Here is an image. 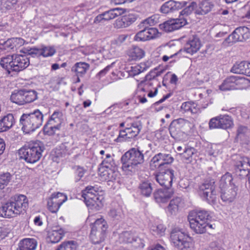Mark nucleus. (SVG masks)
<instances>
[{
	"mask_svg": "<svg viewBox=\"0 0 250 250\" xmlns=\"http://www.w3.org/2000/svg\"><path fill=\"white\" fill-rule=\"evenodd\" d=\"M28 206V199L25 195H16L0 208V216L9 218L15 217L25 211Z\"/></svg>",
	"mask_w": 250,
	"mask_h": 250,
	"instance_id": "obj_1",
	"label": "nucleus"
},
{
	"mask_svg": "<svg viewBox=\"0 0 250 250\" xmlns=\"http://www.w3.org/2000/svg\"><path fill=\"white\" fill-rule=\"evenodd\" d=\"M122 168L126 174L131 175L138 171L144 163L143 151L137 148H132L121 157Z\"/></svg>",
	"mask_w": 250,
	"mask_h": 250,
	"instance_id": "obj_2",
	"label": "nucleus"
},
{
	"mask_svg": "<svg viewBox=\"0 0 250 250\" xmlns=\"http://www.w3.org/2000/svg\"><path fill=\"white\" fill-rule=\"evenodd\" d=\"M30 64L29 59L26 55L14 54L1 59L0 65L8 73L12 71L19 72L25 69Z\"/></svg>",
	"mask_w": 250,
	"mask_h": 250,
	"instance_id": "obj_3",
	"label": "nucleus"
},
{
	"mask_svg": "<svg viewBox=\"0 0 250 250\" xmlns=\"http://www.w3.org/2000/svg\"><path fill=\"white\" fill-rule=\"evenodd\" d=\"M43 115L39 109L29 113L23 114L20 120L21 129L25 133H29L39 128L42 124Z\"/></svg>",
	"mask_w": 250,
	"mask_h": 250,
	"instance_id": "obj_4",
	"label": "nucleus"
},
{
	"mask_svg": "<svg viewBox=\"0 0 250 250\" xmlns=\"http://www.w3.org/2000/svg\"><path fill=\"white\" fill-rule=\"evenodd\" d=\"M100 189L98 186H88L82 190V197L86 205L91 209L99 210L104 205L102 196L99 195L97 192Z\"/></svg>",
	"mask_w": 250,
	"mask_h": 250,
	"instance_id": "obj_5",
	"label": "nucleus"
},
{
	"mask_svg": "<svg viewBox=\"0 0 250 250\" xmlns=\"http://www.w3.org/2000/svg\"><path fill=\"white\" fill-rule=\"evenodd\" d=\"M43 148L41 142H31L19 150L21 159L27 163H34L38 161L42 155Z\"/></svg>",
	"mask_w": 250,
	"mask_h": 250,
	"instance_id": "obj_6",
	"label": "nucleus"
},
{
	"mask_svg": "<svg viewBox=\"0 0 250 250\" xmlns=\"http://www.w3.org/2000/svg\"><path fill=\"white\" fill-rule=\"evenodd\" d=\"M129 126L120 131L118 137L115 139L117 142H130L136 138L142 129L141 121L131 118Z\"/></svg>",
	"mask_w": 250,
	"mask_h": 250,
	"instance_id": "obj_7",
	"label": "nucleus"
},
{
	"mask_svg": "<svg viewBox=\"0 0 250 250\" xmlns=\"http://www.w3.org/2000/svg\"><path fill=\"white\" fill-rule=\"evenodd\" d=\"M62 113L55 111L43 127L44 134L49 136L56 135L60 138L62 133Z\"/></svg>",
	"mask_w": 250,
	"mask_h": 250,
	"instance_id": "obj_8",
	"label": "nucleus"
},
{
	"mask_svg": "<svg viewBox=\"0 0 250 250\" xmlns=\"http://www.w3.org/2000/svg\"><path fill=\"white\" fill-rule=\"evenodd\" d=\"M107 229L106 222L103 218L97 219L93 225L90 238L93 244H99L104 242Z\"/></svg>",
	"mask_w": 250,
	"mask_h": 250,
	"instance_id": "obj_9",
	"label": "nucleus"
},
{
	"mask_svg": "<svg viewBox=\"0 0 250 250\" xmlns=\"http://www.w3.org/2000/svg\"><path fill=\"white\" fill-rule=\"evenodd\" d=\"M187 239L185 233L179 229H174L171 232V243L179 250H192V244Z\"/></svg>",
	"mask_w": 250,
	"mask_h": 250,
	"instance_id": "obj_10",
	"label": "nucleus"
},
{
	"mask_svg": "<svg viewBox=\"0 0 250 250\" xmlns=\"http://www.w3.org/2000/svg\"><path fill=\"white\" fill-rule=\"evenodd\" d=\"M38 98V93L34 90L21 89L16 93H12L11 101L19 105L34 102Z\"/></svg>",
	"mask_w": 250,
	"mask_h": 250,
	"instance_id": "obj_11",
	"label": "nucleus"
},
{
	"mask_svg": "<svg viewBox=\"0 0 250 250\" xmlns=\"http://www.w3.org/2000/svg\"><path fill=\"white\" fill-rule=\"evenodd\" d=\"M154 176L157 182L161 186L167 189L170 188L175 179L174 170L170 168L160 169L155 173Z\"/></svg>",
	"mask_w": 250,
	"mask_h": 250,
	"instance_id": "obj_12",
	"label": "nucleus"
},
{
	"mask_svg": "<svg viewBox=\"0 0 250 250\" xmlns=\"http://www.w3.org/2000/svg\"><path fill=\"white\" fill-rule=\"evenodd\" d=\"M250 38V30L246 26H240L233 32L224 41L225 45H229L237 42H244Z\"/></svg>",
	"mask_w": 250,
	"mask_h": 250,
	"instance_id": "obj_13",
	"label": "nucleus"
},
{
	"mask_svg": "<svg viewBox=\"0 0 250 250\" xmlns=\"http://www.w3.org/2000/svg\"><path fill=\"white\" fill-rule=\"evenodd\" d=\"M233 126L232 118L229 115H223L211 119L209 122L210 129L221 128L227 129Z\"/></svg>",
	"mask_w": 250,
	"mask_h": 250,
	"instance_id": "obj_14",
	"label": "nucleus"
},
{
	"mask_svg": "<svg viewBox=\"0 0 250 250\" xmlns=\"http://www.w3.org/2000/svg\"><path fill=\"white\" fill-rule=\"evenodd\" d=\"M250 170V160L248 157H240L234 166V171L236 176L243 178L248 175Z\"/></svg>",
	"mask_w": 250,
	"mask_h": 250,
	"instance_id": "obj_15",
	"label": "nucleus"
},
{
	"mask_svg": "<svg viewBox=\"0 0 250 250\" xmlns=\"http://www.w3.org/2000/svg\"><path fill=\"white\" fill-rule=\"evenodd\" d=\"M143 29L138 32L134 36V40L137 42H145L156 38L158 35V29L146 26H141Z\"/></svg>",
	"mask_w": 250,
	"mask_h": 250,
	"instance_id": "obj_16",
	"label": "nucleus"
},
{
	"mask_svg": "<svg viewBox=\"0 0 250 250\" xmlns=\"http://www.w3.org/2000/svg\"><path fill=\"white\" fill-rule=\"evenodd\" d=\"M187 23V20L184 18L174 19L160 24L159 27L166 32H170L180 29Z\"/></svg>",
	"mask_w": 250,
	"mask_h": 250,
	"instance_id": "obj_17",
	"label": "nucleus"
},
{
	"mask_svg": "<svg viewBox=\"0 0 250 250\" xmlns=\"http://www.w3.org/2000/svg\"><path fill=\"white\" fill-rule=\"evenodd\" d=\"M245 81V79L238 76H231L227 78L223 83L219 86L222 91L231 90L239 88L240 84Z\"/></svg>",
	"mask_w": 250,
	"mask_h": 250,
	"instance_id": "obj_18",
	"label": "nucleus"
},
{
	"mask_svg": "<svg viewBox=\"0 0 250 250\" xmlns=\"http://www.w3.org/2000/svg\"><path fill=\"white\" fill-rule=\"evenodd\" d=\"M237 186H230L227 188L220 189V198L225 204H230L236 200L238 194Z\"/></svg>",
	"mask_w": 250,
	"mask_h": 250,
	"instance_id": "obj_19",
	"label": "nucleus"
},
{
	"mask_svg": "<svg viewBox=\"0 0 250 250\" xmlns=\"http://www.w3.org/2000/svg\"><path fill=\"white\" fill-rule=\"evenodd\" d=\"M201 47V41L196 35L190 36L187 41L183 50L190 55H193L198 51Z\"/></svg>",
	"mask_w": 250,
	"mask_h": 250,
	"instance_id": "obj_20",
	"label": "nucleus"
},
{
	"mask_svg": "<svg viewBox=\"0 0 250 250\" xmlns=\"http://www.w3.org/2000/svg\"><path fill=\"white\" fill-rule=\"evenodd\" d=\"M174 161L173 158L169 154L159 153L151 159V163L154 164L155 167L162 169L163 166L171 164Z\"/></svg>",
	"mask_w": 250,
	"mask_h": 250,
	"instance_id": "obj_21",
	"label": "nucleus"
},
{
	"mask_svg": "<svg viewBox=\"0 0 250 250\" xmlns=\"http://www.w3.org/2000/svg\"><path fill=\"white\" fill-rule=\"evenodd\" d=\"M62 196V193L58 192L53 193L51 197L47 199V207L50 212L56 213L58 211L61 206L62 204V201L58 199L59 197Z\"/></svg>",
	"mask_w": 250,
	"mask_h": 250,
	"instance_id": "obj_22",
	"label": "nucleus"
},
{
	"mask_svg": "<svg viewBox=\"0 0 250 250\" xmlns=\"http://www.w3.org/2000/svg\"><path fill=\"white\" fill-rule=\"evenodd\" d=\"M250 130L246 125H238L237 126L235 140L243 144H248L249 141Z\"/></svg>",
	"mask_w": 250,
	"mask_h": 250,
	"instance_id": "obj_23",
	"label": "nucleus"
},
{
	"mask_svg": "<svg viewBox=\"0 0 250 250\" xmlns=\"http://www.w3.org/2000/svg\"><path fill=\"white\" fill-rule=\"evenodd\" d=\"M121 14V9L113 8L98 15L95 19V22H100L103 21H109Z\"/></svg>",
	"mask_w": 250,
	"mask_h": 250,
	"instance_id": "obj_24",
	"label": "nucleus"
},
{
	"mask_svg": "<svg viewBox=\"0 0 250 250\" xmlns=\"http://www.w3.org/2000/svg\"><path fill=\"white\" fill-rule=\"evenodd\" d=\"M127 38V35H121L111 42L109 52L111 54H119L123 49V43Z\"/></svg>",
	"mask_w": 250,
	"mask_h": 250,
	"instance_id": "obj_25",
	"label": "nucleus"
},
{
	"mask_svg": "<svg viewBox=\"0 0 250 250\" xmlns=\"http://www.w3.org/2000/svg\"><path fill=\"white\" fill-rule=\"evenodd\" d=\"M173 191L171 189H158L154 193V197L158 203H166L171 197Z\"/></svg>",
	"mask_w": 250,
	"mask_h": 250,
	"instance_id": "obj_26",
	"label": "nucleus"
},
{
	"mask_svg": "<svg viewBox=\"0 0 250 250\" xmlns=\"http://www.w3.org/2000/svg\"><path fill=\"white\" fill-rule=\"evenodd\" d=\"M114 169V168L100 167L99 171L101 180L107 182L115 180L117 176V173Z\"/></svg>",
	"mask_w": 250,
	"mask_h": 250,
	"instance_id": "obj_27",
	"label": "nucleus"
},
{
	"mask_svg": "<svg viewBox=\"0 0 250 250\" xmlns=\"http://www.w3.org/2000/svg\"><path fill=\"white\" fill-rule=\"evenodd\" d=\"M185 4V3L170 0L162 5L161 7V11L163 13L167 14L182 8Z\"/></svg>",
	"mask_w": 250,
	"mask_h": 250,
	"instance_id": "obj_28",
	"label": "nucleus"
},
{
	"mask_svg": "<svg viewBox=\"0 0 250 250\" xmlns=\"http://www.w3.org/2000/svg\"><path fill=\"white\" fill-rule=\"evenodd\" d=\"M14 118L12 114H8L0 120V133L6 131L11 128L14 124Z\"/></svg>",
	"mask_w": 250,
	"mask_h": 250,
	"instance_id": "obj_29",
	"label": "nucleus"
},
{
	"mask_svg": "<svg viewBox=\"0 0 250 250\" xmlns=\"http://www.w3.org/2000/svg\"><path fill=\"white\" fill-rule=\"evenodd\" d=\"M183 200L180 197H175L170 200L167 206L168 212L172 215L176 214L179 211V208L183 206Z\"/></svg>",
	"mask_w": 250,
	"mask_h": 250,
	"instance_id": "obj_30",
	"label": "nucleus"
},
{
	"mask_svg": "<svg viewBox=\"0 0 250 250\" xmlns=\"http://www.w3.org/2000/svg\"><path fill=\"white\" fill-rule=\"evenodd\" d=\"M25 41L20 38H14L4 42L3 49H17L24 44Z\"/></svg>",
	"mask_w": 250,
	"mask_h": 250,
	"instance_id": "obj_31",
	"label": "nucleus"
},
{
	"mask_svg": "<svg viewBox=\"0 0 250 250\" xmlns=\"http://www.w3.org/2000/svg\"><path fill=\"white\" fill-rule=\"evenodd\" d=\"M233 180L231 174L229 172L226 173L221 177L220 180L219 184L220 189L226 188L230 186H236L233 183Z\"/></svg>",
	"mask_w": 250,
	"mask_h": 250,
	"instance_id": "obj_32",
	"label": "nucleus"
},
{
	"mask_svg": "<svg viewBox=\"0 0 250 250\" xmlns=\"http://www.w3.org/2000/svg\"><path fill=\"white\" fill-rule=\"evenodd\" d=\"M190 217H193L200 220V221L208 222L210 217L208 212L204 209H195L190 211L188 214Z\"/></svg>",
	"mask_w": 250,
	"mask_h": 250,
	"instance_id": "obj_33",
	"label": "nucleus"
},
{
	"mask_svg": "<svg viewBox=\"0 0 250 250\" xmlns=\"http://www.w3.org/2000/svg\"><path fill=\"white\" fill-rule=\"evenodd\" d=\"M127 54L132 60H139L145 56V52L138 46H132L128 51Z\"/></svg>",
	"mask_w": 250,
	"mask_h": 250,
	"instance_id": "obj_34",
	"label": "nucleus"
},
{
	"mask_svg": "<svg viewBox=\"0 0 250 250\" xmlns=\"http://www.w3.org/2000/svg\"><path fill=\"white\" fill-rule=\"evenodd\" d=\"M249 62L245 61L235 63L231 68L230 71L234 73L241 74L248 76Z\"/></svg>",
	"mask_w": 250,
	"mask_h": 250,
	"instance_id": "obj_35",
	"label": "nucleus"
},
{
	"mask_svg": "<svg viewBox=\"0 0 250 250\" xmlns=\"http://www.w3.org/2000/svg\"><path fill=\"white\" fill-rule=\"evenodd\" d=\"M36 247L37 241L33 238H25L19 243V248L21 250H34Z\"/></svg>",
	"mask_w": 250,
	"mask_h": 250,
	"instance_id": "obj_36",
	"label": "nucleus"
},
{
	"mask_svg": "<svg viewBox=\"0 0 250 250\" xmlns=\"http://www.w3.org/2000/svg\"><path fill=\"white\" fill-rule=\"evenodd\" d=\"M214 5L209 0H204L199 4L198 9L195 10V13L198 15H205L210 11Z\"/></svg>",
	"mask_w": 250,
	"mask_h": 250,
	"instance_id": "obj_37",
	"label": "nucleus"
},
{
	"mask_svg": "<svg viewBox=\"0 0 250 250\" xmlns=\"http://www.w3.org/2000/svg\"><path fill=\"white\" fill-rule=\"evenodd\" d=\"M169 131L171 136L177 140H182L185 135V133H184L173 121L169 125Z\"/></svg>",
	"mask_w": 250,
	"mask_h": 250,
	"instance_id": "obj_38",
	"label": "nucleus"
},
{
	"mask_svg": "<svg viewBox=\"0 0 250 250\" xmlns=\"http://www.w3.org/2000/svg\"><path fill=\"white\" fill-rule=\"evenodd\" d=\"M90 65L88 63L84 62H77L74 67H72V70L74 71L77 77H82L89 69Z\"/></svg>",
	"mask_w": 250,
	"mask_h": 250,
	"instance_id": "obj_39",
	"label": "nucleus"
},
{
	"mask_svg": "<svg viewBox=\"0 0 250 250\" xmlns=\"http://www.w3.org/2000/svg\"><path fill=\"white\" fill-rule=\"evenodd\" d=\"M215 186L214 182L207 181L202 183L198 187V194L208 192H213L215 191Z\"/></svg>",
	"mask_w": 250,
	"mask_h": 250,
	"instance_id": "obj_40",
	"label": "nucleus"
},
{
	"mask_svg": "<svg viewBox=\"0 0 250 250\" xmlns=\"http://www.w3.org/2000/svg\"><path fill=\"white\" fill-rule=\"evenodd\" d=\"M138 191L145 197L150 196L152 191L150 183L145 181L140 183L138 188Z\"/></svg>",
	"mask_w": 250,
	"mask_h": 250,
	"instance_id": "obj_41",
	"label": "nucleus"
},
{
	"mask_svg": "<svg viewBox=\"0 0 250 250\" xmlns=\"http://www.w3.org/2000/svg\"><path fill=\"white\" fill-rule=\"evenodd\" d=\"M102 162L100 164V167L114 168L115 163L111 154H106L105 156H101Z\"/></svg>",
	"mask_w": 250,
	"mask_h": 250,
	"instance_id": "obj_42",
	"label": "nucleus"
},
{
	"mask_svg": "<svg viewBox=\"0 0 250 250\" xmlns=\"http://www.w3.org/2000/svg\"><path fill=\"white\" fill-rule=\"evenodd\" d=\"M201 199L208 203L210 205H213L216 203V192H208L199 194Z\"/></svg>",
	"mask_w": 250,
	"mask_h": 250,
	"instance_id": "obj_43",
	"label": "nucleus"
},
{
	"mask_svg": "<svg viewBox=\"0 0 250 250\" xmlns=\"http://www.w3.org/2000/svg\"><path fill=\"white\" fill-rule=\"evenodd\" d=\"M173 122L178 126L184 133H185L188 128H190V122L183 118H179L176 120H174Z\"/></svg>",
	"mask_w": 250,
	"mask_h": 250,
	"instance_id": "obj_44",
	"label": "nucleus"
},
{
	"mask_svg": "<svg viewBox=\"0 0 250 250\" xmlns=\"http://www.w3.org/2000/svg\"><path fill=\"white\" fill-rule=\"evenodd\" d=\"M11 175L9 172L0 174V189H3L6 187L11 180Z\"/></svg>",
	"mask_w": 250,
	"mask_h": 250,
	"instance_id": "obj_45",
	"label": "nucleus"
},
{
	"mask_svg": "<svg viewBox=\"0 0 250 250\" xmlns=\"http://www.w3.org/2000/svg\"><path fill=\"white\" fill-rule=\"evenodd\" d=\"M146 68L147 67L145 63H141L139 65L131 66L129 70V75L133 76L137 75L146 71Z\"/></svg>",
	"mask_w": 250,
	"mask_h": 250,
	"instance_id": "obj_46",
	"label": "nucleus"
},
{
	"mask_svg": "<svg viewBox=\"0 0 250 250\" xmlns=\"http://www.w3.org/2000/svg\"><path fill=\"white\" fill-rule=\"evenodd\" d=\"M208 227L212 228V225L206 222L200 221V224H198L197 227L193 228L192 230L197 234H203L206 232Z\"/></svg>",
	"mask_w": 250,
	"mask_h": 250,
	"instance_id": "obj_47",
	"label": "nucleus"
},
{
	"mask_svg": "<svg viewBox=\"0 0 250 250\" xmlns=\"http://www.w3.org/2000/svg\"><path fill=\"white\" fill-rule=\"evenodd\" d=\"M18 0H0V8L2 10L12 9L17 3Z\"/></svg>",
	"mask_w": 250,
	"mask_h": 250,
	"instance_id": "obj_48",
	"label": "nucleus"
},
{
	"mask_svg": "<svg viewBox=\"0 0 250 250\" xmlns=\"http://www.w3.org/2000/svg\"><path fill=\"white\" fill-rule=\"evenodd\" d=\"M41 56L47 57L53 56L55 53V49L50 46H42L40 47Z\"/></svg>",
	"mask_w": 250,
	"mask_h": 250,
	"instance_id": "obj_49",
	"label": "nucleus"
},
{
	"mask_svg": "<svg viewBox=\"0 0 250 250\" xmlns=\"http://www.w3.org/2000/svg\"><path fill=\"white\" fill-rule=\"evenodd\" d=\"M195 149L192 147H187L185 146L184 151L179 153L181 157L185 160H189L194 154Z\"/></svg>",
	"mask_w": 250,
	"mask_h": 250,
	"instance_id": "obj_50",
	"label": "nucleus"
},
{
	"mask_svg": "<svg viewBox=\"0 0 250 250\" xmlns=\"http://www.w3.org/2000/svg\"><path fill=\"white\" fill-rule=\"evenodd\" d=\"M24 53L28 54L33 57H38L41 56L40 48L37 47H27L24 49L22 51Z\"/></svg>",
	"mask_w": 250,
	"mask_h": 250,
	"instance_id": "obj_51",
	"label": "nucleus"
},
{
	"mask_svg": "<svg viewBox=\"0 0 250 250\" xmlns=\"http://www.w3.org/2000/svg\"><path fill=\"white\" fill-rule=\"evenodd\" d=\"M49 237L50 240L52 243L58 242L62 237L61 232L57 230H53L49 234Z\"/></svg>",
	"mask_w": 250,
	"mask_h": 250,
	"instance_id": "obj_52",
	"label": "nucleus"
},
{
	"mask_svg": "<svg viewBox=\"0 0 250 250\" xmlns=\"http://www.w3.org/2000/svg\"><path fill=\"white\" fill-rule=\"evenodd\" d=\"M196 7V3L195 2H192L189 5L184 8L180 12V14L181 15L187 16L190 15Z\"/></svg>",
	"mask_w": 250,
	"mask_h": 250,
	"instance_id": "obj_53",
	"label": "nucleus"
},
{
	"mask_svg": "<svg viewBox=\"0 0 250 250\" xmlns=\"http://www.w3.org/2000/svg\"><path fill=\"white\" fill-rule=\"evenodd\" d=\"M157 22V20L155 16H151L145 20L143 21L140 24V26H146L149 27V26H152Z\"/></svg>",
	"mask_w": 250,
	"mask_h": 250,
	"instance_id": "obj_54",
	"label": "nucleus"
},
{
	"mask_svg": "<svg viewBox=\"0 0 250 250\" xmlns=\"http://www.w3.org/2000/svg\"><path fill=\"white\" fill-rule=\"evenodd\" d=\"M128 26V24L125 16L120 19L116 20L115 25H114L115 27L117 28H125Z\"/></svg>",
	"mask_w": 250,
	"mask_h": 250,
	"instance_id": "obj_55",
	"label": "nucleus"
},
{
	"mask_svg": "<svg viewBox=\"0 0 250 250\" xmlns=\"http://www.w3.org/2000/svg\"><path fill=\"white\" fill-rule=\"evenodd\" d=\"M114 64V62L106 66L104 69L101 70L98 73L96 76V78L98 79H100L105 75V74L109 71V70L113 67Z\"/></svg>",
	"mask_w": 250,
	"mask_h": 250,
	"instance_id": "obj_56",
	"label": "nucleus"
},
{
	"mask_svg": "<svg viewBox=\"0 0 250 250\" xmlns=\"http://www.w3.org/2000/svg\"><path fill=\"white\" fill-rule=\"evenodd\" d=\"M151 229L157 234L162 235L165 231L166 228L163 224H159L156 226H153Z\"/></svg>",
	"mask_w": 250,
	"mask_h": 250,
	"instance_id": "obj_57",
	"label": "nucleus"
},
{
	"mask_svg": "<svg viewBox=\"0 0 250 250\" xmlns=\"http://www.w3.org/2000/svg\"><path fill=\"white\" fill-rule=\"evenodd\" d=\"M204 250H223L220 244L217 241L211 242L209 246Z\"/></svg>",
	"mask_w": 250,
	"mask_h": 250,
	"instance_id": "obj_58",
	"label": "nucleus"
},
{
	"mask_svg": "<svg viewBox=\"0 0 250 250\" xmlns=\"http://www.w3.org/2000/svg\"><path fill=\"white\" fill-rule=\"evenodd\" d=\"M163 72V70L151 71L146 76V80H154L157 77L160 76Z\"/></svg>",
	"mask_w": 250,
	"mask_h": 250,
	"instance_id": "obj_59",
	"label": "nucleus"
},
{
	"mask_svg": "<svg viewBox=\"0 0 250 250\" xmlns=\"http://www.w3.org/2000/svg\"><path fill=\"white\" fill-rule=\"evenodd\" d=\"M188 220L189 223L190 227L192 229L194 228H196L198 224H200V220L193 217H191L190 215L188 216Z\"/></svg>",
	"mask_w": 250,
	"mask_h": 250,
	"instance_id": "obj_60",
	"label": "nucleus"
},
{
	"mask_svg": "<svg viewBox=\"0 0 250 250\" xmlns=\"http://www.w3.org/2000/svg\"><path fill=\"white\" fill-rule=\"evenodd\" d=\"M63 248L64 250H76V245L73 241L63 242Z\"/></svg>",
	"mask_w": 250,
	"mask_h": 250,
	"instance_id": "obj_61",
	"label": "nucleus"
},
{
	"mask_svg": "<svg viewBox=\"0 0 250 250\" xmlns=\"http://www.w3.org/2000/svg\"><path fill=\"white\" fill-rule=\"evenodd\" d=\"M53 160L57 163H60L62 160V154L61 150L56 149Z\"/></svg>",
	"mask_w": 250,
	"mask_h": 250,
	"instance_id": "obj_62",
	"label": "nucleus"
},
{
	"mask_svg": "<svg viewBox=\"0 0 250 250\" xmlns=\"http://www.w3.org/2000/svg\"><path fill=\"white\" fill-rule=\"evenodd\" d=\"M108 215L113 219L119 220L120 218L119 212L115 208H111L108 212Z\"/></svg>",
	"mask_w": 250,
	"mask_h": 250,
	"instance_id": "obj_63",
	"label": "nucleus"
},
{
	"mask_svg": "<svg viewBox=\"0 0 250 250\" xmlns=\"http://www.w3.org/2000/svg\"><path fill=\"white\" fill-rule=\"evenodd\" d=\"M191 106H190V110L192 114H196L200 112V107L197 103L190 101Z\"/></svg>",
	"mask_w": 250,
	"mask_h": 250,
	"instance_id": "obj_64",
	"label": "nucleus"
}]
</instances>
